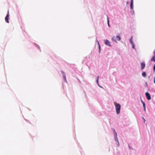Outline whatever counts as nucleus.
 Masks as SVG:
<instances>
[{
	"instance_id": "nucleus-27",
	"label": "nucleus",
	"mask_w": 155,
	"mask_h": 155,
	"mask_svg": "<svg viewBox=\"0 0 155 155\" xmlns=\"http://www.w3.org/2000/svg\"><path fill=\"white\" fill-rule=\"evenodd\" d=\"M153 54H154V55H155V50H154V51L153 52Z\"/></svg>"
},
{
	"instance_id": "nucleus-12",
	"label": "nucleus",
	"mask_w": 155,
	"mask_h": 155,
	"mask_svg": "<svg viewBox=\"0 0 155 155\" xmlns=\"http://www.w3.org/2000/svg\"><path fill=\"white\" fill-rule=\"evenodd\" d=\"M107 20L108 25L109 27H110V25L109 24V20L108 17L107 15Z\"/></svg>"
},
{
	"instance_id": "nucleus-7",
	"label": "nucleus",
	"mask_w": 155,
	"mask_h": 155,
	"mask_svg": "<svg viewBox=\"0 0 155 155\" xmlns=\"http://www.w3.org/2000/svg\"><path fill=\"white\" fill-rule=\"evenodd\" d=\"M130 8L131 9H133V0H131L130 4Z\"/></svg>"
},
{
	"instance_id": "nucleus-22",
	"label": "nucleus",
	"mask_w": 155,
	"mask_h": 155,
	"mask_svg": "<svg viewBox=\"0 0 155 155\" xmlns=\"http://www.w3.org/2000/svg\"><path fill=\"white\" fill-rule=\"evenodd\" d=\"M153 69L154 71H155V64L154 65V66L153 67Z\"/></svg>"
},
{
	"instance_id": "nucleus-5",
	"label": "nucleus",
	"mask_w": 155,
	"mask_h": 155,
	"mask_svg": "<svg viewBox=\"0 0 155 155\" xmlns=\"http://www.w3.org/2000/svg\"><path fill=\"white\" fill-rule=\"evenodd\" d=\"M9 11H8V13L6 15V16L5 19V21L6 22L8 23H9V21L8 20V18H9Z\"/></svg>"
},
{
	"instance_id": "nucleus-17",
	"label": "nucleus",
	"mask_w": 155,
	"mask_h": 155,
	"mask_svg": "<svg viewBox=\"0 0 155 155\" xmlns=\"http://www.w3.org/2000/svg\"><path fill=\"white\" fill-rule=\"evenodd\" d=\"M113 133L114 134V137L117 136V133L114 129Z\"/></svg>"
},
{
	"instance_id": "nucleus-15",
	"label": "nucleus",
	"mask_w": 155,
	"mask_h": 155,
	"mask_svg": "<svg viewBox=\"0 0 155 155\" xmlns=\"http://www.w3.org/2000/svg\"><path fill=\"white\" fill-rule=\"evenodd\" d=\"M116 38L117 39V40L119 41L121 39V38L119 35H117L116 36Z\"/></svg>"
},
{
	"instance_id": "nucleus-6",
	"label": "nucleus",
	"mask_w": 155,
	"mask_h": 155,
	"mask_svg": "<svg viewBox=\"0 0 155 155\" xmlns=\"http://www.w3.org/2000/svg\"><path fill=\"white\" fill-rule=\"evenodd\" d=\"M145 63L142 62L141 64V70H143L145 67Z\"/></svg>"
},
{
	"instance_id": "nucleus-4",
	"label": "nucleus",
	"mask_w": 155,
	"mask_h": 155,
	"mask_svg": "<svg viewBox=\"0 0 155 155\" xmlns=\"http://www.w3.org/2000/svg\"><path fill=\"white\" fill-rule=\"evenodd\" d=\"M145 95L147 100H150L151 99V96L150 94L148 92H146L145 93Z\"/></svg>"
},
{
	"instance_id": "nucleus-3",
	"label": "nucleus",
	"mask_w": 155,
	"mask_h": 155,
	"mask_svg": "<svg viewBox=\"0 0 155 155\" xmlns=\"http://www.w3.org/2000/svg\"><path fill=\"white\" fill-rule=\"evenodd\" d=\"M61 73L62 75L63 78L64 80V81H65L66 82H67L66 75H65L64 72V71H61Z\"/></svg>"
},
{
	"instance_id": "nucleus-25",
	"label": "nucleus",
	"mask_w": 155,
	"mask_h": 155,
	"mask_svg": "<svg viewBox=\"0 0 155 155\" xmlns=\"http://www.w3.org/2000/svg\"><path fill=\"white\" fill-rule=\"evenodd\" d=\"M99 80V76H98L97 78V79L96 80Z\"/></svg>"
},
{
	"instance_id": "nucleus-2",
	"label": "nucleus",
	"mask_w": 155,
	"mask_h": 155,
	"mask_svg": "<svg viewBox=\"0 0 155 155\" xmlns=\"http://www.w3.org/2000/svg\"><path fill=\"white\" fill-rule=\"evenodd\" d=\"M104 42L105 45L108 46L109 47H111L112 46L110 42L108 40L106 39L104 41Z\"/></svg>"
},
{
	"instance_id": "nucleus-1",
	"label": "nucleus",
	"mask_w": 155,
	"mask_h": 155,
	"mask_svg": "<svg viewBox=\"0 0 155 155\" xmlns=\"http://www.w3.org/2000/svg\"><path fill=\"white\" fill-rule=\"evenodd\" d=\"M121 108V106L119 104H117L115 106V109L116 112L117 114H119L120 113V111Z\"/></svg>"
},
{
	"instance_id": "nucleus-16",
	"label": "nucleus",
	"mask_w": 155,
	"mask_h": 155,
	"mask_svg": "<svg viewBox=\"0 0 155 155\" xmlns=\"http://www.w3.org/2000/svg\"><path fill=\"white\" fill-rule=\"evenodd\" d=\"M151 61H153L155 62V56H153L151 59Z\"/></svg>"
},
{
	"instance_id": "nucleus-9",
	"label": "nucleus",
	"mask_w": 155,
	"mask_h": 155,
	"mask_svg": "<svg viewBox=\"0 0 155 155\" xmlns=\"http://www.w3.org/2000/svg\"><path fill=\"white\" fill-rule=\"evenodd\" d=\"M141 101L143 104V107L144 109V110H145V111H146V107H145V103L144 102V101H143V100H141Z\"/></svg>"
},
{
	"instance_id": "nucleus-21",
	"label": "nucleus",
	"mask_w": 155,
	"mask_h": 155,
	"mask_svg": "<svg viewBox=\"0 0 155 155\" xmlns=\"http://www.w3.org/2000/svg\"><path fill=\"white\" fill-rule=\"evenodd\" d=\"M96 82H97V84H98V83H99L98 80V79L97 80H96Z\"/></svg>"
},
{
	"instance_id": "nucleus-14",
	"label": "nucleus",
	"mask_w": 155,
	"mask_h": 155,
	"mask_svg": "<svg viewBox=\"0 0 155 155\" xmlns=\"http://www.w3.org/2000/svg\"><path fill=\"white\" fill-rule=\"evenodd\" d=\"M142 76L143 77L145 78L146 76V74L145 72H143L142 74Z\"/></svg>"
},
{
	"instance_id": "nucleus-28",
	"label": "nucleus",
	"mask_w": 155,
	"mask_h": 155,
	"mask_svg": "<svg viewBox=\"0 0 155 155\" xmlns=\"http://www.w3.org/2000/svg\"><path fill=\"white\" fill-rule=\"evenodd\" d=\"M133 13L134 14V11H133Z\"/></svg>"
},
{
	"instance_id": "nucleus-24",
	"label": "nucleus",
	"mask_w": 155,
	"mask_h": 155,
	"mask_svg": "<svg viewBox=\"0 0 155 155\" xmlns=\"http://www.w3.org/2000/svg\"><path fill=\"white\" fill-rule=\"evenodd\" d=\"M128 147H129V148L130 149H133L132 148H131V147H130V146L129 145L128 146Z\"/></svg>"
},
{
	"instance_id": "nucleus-23",
	"label": "nucleus",
	"mask_w": 155,
	"mask_h": 155,
	"mask_svg": "<svg viewBox=\"0 0 155 155\" xmlns=\"http://www.w3.org/2000/svg\"><path fill=\"white\" fill-rule=\"evenodd\" d=\"M97 85L100 87H101V88H103V87L101 86H100L99 84V83H98V84H97Z\"/></svg>"
},
{
	"instance_id": "nucleus-10",
	"label": "nucleus",
	"mask_w": 155,
	"mask_h": 155,
	"mask_svg": "<svg viewBox=\"0 0 155 155\" xmlns=\"http://www.w3.org/2000/svg\"><path fill=\"white\" fill-rule=\"evenodd\" d=\"M116 37L114 36L112 38L111 40L115 42L116 43H117V42L116 39Z\"/></svg>"
},
{
	"instance_id": "nucleus-8",
	"label": "nucleus",
	"mask_w": 155,
	"mask_h": 155,
	"mask_svg": "<svg viewBox=\"0 0 155 155\" xmlns=\"http://www.w3.org/2000/svg\"><path fill=\"white\" fill-rule=\"evenodd\" d=\"M114 138L115 141L117 142V145L118 146H119V143L118 140L117 136L114 137Z\"/></svg>"
},
{
	"instance_id": "nucleus-13",
	"label": "nucleus",
	"mask_w": 155,
	"mask_h": 155,
	"mask_svg": "<svg viewBox=\"0 0 155 155\" xmlns=\"http://www.w3.org/2000/svg\"><path fill=\"white\" fill-rule=\"evenodd\" d=\"M133 37L132 36H131V38L130 39V42L131 44H134V43L132 41Z\"/></svg>"
},
{
	"instance_id": "nucleus-18",
	"label": "nucleus",
	"mask_w": 155,
	"mask_h": 155,
	"mask_svg": "<svg viewBox=\"0 0 155 155\" xmlns=\"http://www.w3.org/2000/svg\"><path fill=\"white\" fill-rule=\"evenodd\" d=\"M35 46L37 47L39 49V50L40 49V47L38 45H37L36 44H35Z\"/></svg>"
},
{
	"instance_id": "nucleus-11",
	"label": "nucleus",
	"mask_w": 155,
	"mask_h": 155,
	"mask_svg": "<svg viewBox=\"0 0 155 155\" xmlns=\"http://www.w3.org/2000/svg\"><path fill=\"white\" fill-rule=\"evenodd\" d=\"M96 41H97V43H98V48H99V53H100V52H101V46H100V44H99V41H98L97 40Z\"/></svg>"
},
{
	"instance_id": "nucleus-20",
	"label": "nucleus",
	"mask_w": 155,
	"mask_h": 155,
	"mask_svg": "<svg viewBox=\"0 0 155 155\" xmlns=\"http://www.w3.org/2000/svg\"><path fill=\"white\" fill-rule=\"evenodd\" d=\"M142 118L143 119V120H144V122L145 123V119H144V118L143 117H142Z\"/></svg>"
},
{
	"instance_id": "nucleus-26",
	"label": "nucleus",
	"mask_w": 155,
	"mask_h": 155,
	"mask_svg": "<svg viewBox=\"0 0 155 155\" xmlns=\"http://www.w3.org/2000/svg\"><path fill=\"white\" fill-rule=\"evenodd\" d=\"M154 83L155 84V77H154Z\"/></svg>"
},
{
	"instance_id": "nucleus-19",
	"label": "nucleus",
	"mask_w": 155,
	"mask_h": 155,
	"mask_svg": "<svg viewBox=\"0 0 155 155\" xmlns=\"http://www.w3.org/2000/svg\"><path fill=\"white\" fill-rule=\"evenodd\" d=\"M131 45H132V48H133V49H135V45L134 44V43L133 44H132Z\"/></svg>"
}]
</instances>
